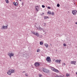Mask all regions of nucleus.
I'll use <instances>...</instances> for the list:
<instances>
[{
  "mask_svg": "<svg viewBox=\"0 0 77 77\" xmlns=\"http://www.w3.org/2000/svg\"><path fill=\"white\" fill-rule=\"evenodd\" d=\"M44 45L46 47V48H48V45L47 43L45 44Z\"/></svg>",
  "mask_w": 77,
  "mask_h": 77,
  "instance_id": "obj_14",
  "label": "nucleus"
},
{
  "mask_svg": "<svg viewBox=\"0 0 77 77\" xmlns=\"http://www.w3.org/2000/svg\"><path fill=\"white\" fill-rule=\"evenodd\" d=\"M39 27L38 28V27H36L37 29H39L40 30H43V29L40 27V25H39Z\"/></svg>",
  "mask_w": 77,
  "mask_h": 77,
  "instance_id": "obj_10",
  "label": "nucleus"
},
{
  "mask_svg": "<svg viewBox=\"0 0 77 77\" xmlns=\"http://www.w3.org/2000/svg\"><path fill=\"white\" fill-rule=\"evenodd\" d=\"M34 65L35 66H36V67H38L40 66V64L38 62H35Z\"/></svg>",
  "mask_w": 77,
  "mask_h": 77,
  "instance_id": "obj_5",
  "label": "nucleus"
},
{
  "mask_svg": "<svg viewBox=\"0 0 77 77\" xmlns=\"http://www.w3.org/2000/svg\"><path fill=\"white\" fill-rule=\"evenodd\" d=\"M42 8H45V5H42Z\"/></svg>",
  "mask_w": 77,
  "mask_h": 77,
  "instance_id": "obj_23",
  "label": "nucleus"
},
{
  "mask_svg": "<svg viewBox=\"0 0 77 77\" xmlns=\"http://www.w3.org/2000/svg\"><path fill=\"white\" fill-rule=\"evenodd\" d=\"M46 60L48 62H49V63H50L51 61L50 57H47L46 58Z\"/></svg>",
  "mask_w": 77,
  "mask_h": 77,
  "instance_id": "obj_3",
  "label": "nucleus"
},
{
  "mask_svg": "<svg viewBox=\"0 0 77 77\" xmlns=\"http://www.w3.org/2000/svg\"><path fill=\"white\" fill-rule=\"evenodd\" d=\"M40 38H42V35H41V36H40Z\"/></svg>",
  "mask_w": 77,
  "mask_h": 77,
  "instance_id": "obj_34",
  "label": "nucleus"
},
{
  "mask_svg": "<svg viewBox=\"0 0 77 77\" xmlns=\"http://www.w3.org/2000/svg\"><path fill=\"white\" fill-rule=\"evenodd\" d=\"M5 0L6 3H9V1H8V0Z\"/></svg>",
  "mask_w": 77,
  "mask_h": 77,
  "instance_id": "obj_18",
  "label": "nucleus"
},
{
  "mask_svg": "<svg viewBox=\"0 0 77 77\" xmlns=\"http://www.w3.org/2000/svg\"><path fill=\"white\" fill-rule=\"evenodd\" d=\"M64 65H66V64L65 63H64Z\"/></svg>",
  "mask_w": 77,
  "mask_h": 77,
  "instance_id": "obj_37",
  "label": "nucleus"
},
{
  "mask_svg": "<svg viewBox=\"0 0 77 77\" xmlns=\"http://www.w3.org/2000/svg\"><path fill=\"white\" fill-rule=\"evenodd\" d=\"M75 24H77V22L75 23Z\"/></svg>",
  "mask_w": 77,
  "mask_h": 77,
  "instance_id": "obj_39",
  "label": "nucleus"
},
{
  "mask_svg": "<svg viewBox=\"0 0 77 77\" xmlns=\"http://www.w3.org/2000/svg\"><path fill=\"white\" fill-rule=\"evenodd\" d=\"M43 71L45 72H46V73H48V74H50V70L48 69H46L45 68H43Z\"/></svg>",
  "mask_w": 77,
  "mask_h": 77,
  "instance_id": "obj_1",
  "label": "nucleus"
},
{
  "mask_svg": "<svg viewBox=\"0 0 77 77\" xmlns=\"http://www.w3.org/2000/svg\"><path fill=\"white\" fill-rule=\"evenodd\" d=\"M46 32H45V33H46Z\"/></svg>",
  "mask_w": 77,
  "mask_h": 77,
  "instance_id": "obj_43",
  "label": "nucleus"
},
{
  "mask_svg": "<svg viewBox=\"0 0 77 77\" xmlns=\"http://www.w3.org/2000/svg\"><path fill=\"white\" fill-rule=\"evenodd\" d=\"M10 71H11V73H13L14 72H14V69H10Z\"/></svg>",
  "mask_w": 77,
  "mask_h": 77,
  "instance_id": "obj_15",
  "label": "nucleus"
},
{
  "mask_svg": "<svg viewBox=\"0 0 77 77\" xmlns=\"http://www.w3.org/2000/svg\"><path fill=\"white\" fill-rule=\"evenodd\" d=\"M47 18H49V17L47 16H45V17H44L45 20V19H47Z\"/></svg>",
  "mask_w": 77,
  "mask_h": 77,
  "instance_id": "obj_17",
  "label": "nucleus"
},
{
  "mask_svg": "<svg viewBox=\"0 0 77 77\" xmlns=\"http://www.w3.org/2000/svg\"><path fill=\"white\" fill-rule=\"evenodd\" d=\"M39 51H40V49H38L37 51V52H39Z\"/></svg>",
  "mask_w": 77,
  "mask_h": 77,
  "instance_id": "obj_28",
  "label": "nucleus"
},
{
  "mask_svg": "<svg viewBox=\"0 0 77 77\" xmlns=\"http://www.w3.org/2000/svg\"><path fill=\"white\" fill-rule=\"evenodd\" d=\"M72 14H73L74 15H76V14H77V11L76 10L72 11Z\"/></svg>",
  "mask_w": 77,
  "mask_h": 77,
  "instance_id": "obj_6",
  "label": "nucleus"
},
{
  "mask_svg": "<svg viewBox=\"0 0 77 77\" xmlns=\"http://www.w3.org/2000/svg\"><path fill=\"white\" fill-rule=\"evenodd\" d=\"M14 53H11V56H14Z\"/></svg>",
  "mask_w": 77,
  "mask_h": 77,
  "instance_id": "obj_24",
  "label": "nucleus"
},
{
  "mask_svg": "<svg viewBox=\"0 0 77 77\" xmlns=\"http://www.w3.org/2000/svg\"><path fill=\"white\" fill-rule=\"evenodd\" d=\"M51 14L52 15H54V12H52L51 13Z\"/></svg>",
  "mask_w": 77,
  "mask_h": 77,
  "instance_id": "obj_26",
  "label": "nucleus"
},
{
  "mask_svg": "<svg viewBox=\"0 0 77 77\" xmlns=\"http://www.w3.org/2000/svg\"><path fill=\"white\" fill-rule=\"evenodd\" d=\"M42 75L41 74H39V77H41V76H42Z\"/></svg>",
  "mask_w": 77,
  "mask_h": 77,
  "instance_id": "obj_27",
  "label": "nucleus"
},
{
  "mask_svg": "<svg viewBox=\"0 0 77 77\" xmlns=\"http://www.w3.org/2000/svg\"><path fill=\"white\" fill-rule=\"evenodd\" d=\"M69 74H66V76L67 77H68V76H69Z\"/></svg>",
  "mask_w": 77,
  "mask_h": 77,
  "instance_id": "obj_25",
  "label": "nucleus"
},
{
  "mask_svg": "<svg viewBox=\"0 0 77 77\" xmlns=\"http://www.w3.org/2000/svg\"><path fill=\"white\" fill-rule=\"evenodd\" d=\"M42 14H43V15H44V13H42Z\"/></svg>",
  "mask_w": 77,
  "mask_h": 77,
  "instance_id": "obj_40",
  "label": "nucleus"
},
{
  "mask_svg": "<svg viewBox=\"0 0 77 77\" xmlns=\"http://www.w3.org/2000/svg\"><path fill=\"white\" fill-rule=\"evenodd\" d=\"M47 13L48 14H49V15H51V11H48V12Z\"/></svg>",
  "mask_w": 77,
  "mask_h": 77,
  "instance_id": "obj_16",
  "label": "nucleus"
},
{
  "mask_svg": "<svg viewBox=\"0 0 77 77\" xmlns=\"http://www.w3.org/2000/svg\"><path fill=\"white\" fill-rule=\"evenodd\" d=\"M43 24H44V26H45L46 25V24L45 23H44Z\"/></svg>",
  "mask_w": 77,
  "mask_h": 77,
  "instance_id": "obj_30",
  "label": "nucleus"
},
{
  "mask_svg": "<svg viewBox=\"0 0 77 77\" xmlns=\"http://www.w3.org/2000/svg\"><path fill=\"white\" fill-rule=\"evenodd\" d=\"M35 27H36V25H35Z\"/></svg>",
  "mask_w": 77,
  "mask_h": 77,
  "instance_id": "obj_42",
  "label": "nucleus"
},
{
  "mask_svg": "<svg viewBox=\"0 0 77 77\" xmlns=\"http://www.w3.org/2000/svg\"><path fill=\"white\" fill-rule=\"evenodd\" d=\"M22 6H24V3L23 2H22Z\"/></svg>",
  "mask_w": 77,
  "mask_h": 77,
  "instance_id": "obj_33",
  "label": "nucleus"
},
{
  "mask_svg": "<svg viewBox=\"0 0 77 77\" xmlns=\"http://www.w3.org/2000/svg\"><path fill=\"white\" fill-rule=\"evenodd\" d=\"M57 7H60V4H57Z\"/></svg>",
  "mask_w": 77,
  "mask_h": 77,
  "instance_id": "obj_20",
  "label": "nucleus"
},
{
  "mask_svg": "<svg viewBox=\"0 0 77 77\" xmlns=\"http://www.w3.org/2000/svg\"><path fill=\"white\" fill-rule=\"evenodd\" d=\"M40 45H42V44H43V42H40Z\"/></svg>",
  "mask_w": 77,
  "mask_h": 77,
  "instance_id": "obj_19",
  "label": "nucleus"
},
{
  "mask_svg": "<svg viewBox=\"0 0 77 77\" xmlns=\"http://www.w3.org/2000/svg\"><path fill=\"white\" fill-rule=\"evenodd\" d=\"M13 4L16 6H17L18 5V3L17 2H13Z\"/></svg>",
  "mask_w": 77,
  "mask_h": 77,
  "instance_id": "obj_12",
  "label": "nucleus"
},
{
  "mask_svg": "<svg viewBox=\"0 0 77 77\" xmlns=\"http://www.w3.org/2000/svg\"><path fill=\"white\" fill-rule=\"evenodd\" d=\"M20 1V2H21V0H19Z\"/></svg>",
  "mask_w": 77,
  "mask_h": 77,
  "instance_id": "obj_41",
  "label": "nucleus"
},
{
  "mask_svg": "<svg viewBox=\"0 0 77 77\" xmlns=\"http://www.w3.org/2000/svg\"><path fill=\"white\" fill-rule=\"evenodd\" d=\"M24 72H26V71H23V73H24Z\"/></svg>",
  "mask_w": 77,
  "mask_h": 77,
  "instance_id": "obj_35",
  "label": "nucleus"
},
{
  "mask_svg": "<svg viewBox=\"0 0 77 77\" xmlns=\"http://www.w3.org/2000/svg\"><path fill=\"white\" fill-rule=\"evenodd\" d=\"M7 28H8V25L6 26H3L2 27V29H6Z\"/></svg>",
  "mask_w": 77,
  "mask_h": 77,
  "instance_id": "obj_7",
  "label": "nucleus"
},
{
  "mask_svg": "<svg viewBox=\"0 0 77 77\" xmlns=\"http://www.w3.org/2000/svg\"><path fill=\"white\" fill-rule=\"evenodd\" d=\"M50 45L51 46V44H50Z\"/></svg>",
  "mask_w": 77,
  "mask_h": 77,
  "instance_id": "obj_38",
  "label": "nucleus"
},
{
  "mask_svg": "<svg viewBox=\"0 0 77 77\" xmlns=\"http://www.w3.org/2000/svg\"><path fill=\"white\" fill-rule=\"evenodd\" d=\"M31 33L33 34V35H35V36H37V37H39V34L37 32H36L35 33L34 32L31 31Z\"/></svg>",
  "mask_w": 77,
  "mask_h": 77,
  "instance_id": "obj_2",
  "label": "nucleus"
},
{
  "mask_svg": "<svg viewBox=\"0 0 77 77\" xmlns=\"http://www.w3.org/2000/svg\"><path fill=\"white\" fill-rule=\"evenodd\" d=\"M48 9H51V8H50V7H49V6H48Z\"/></svg>",
  "mask_w": 77,
  "mask_h": 77,
  "instance_id": "obj_32",
  "label": "nucleus"
},
{
  "mask_svg": "<svg viewBox=\"0 0 77 77\" xmlns=\"http://www.w3.org/2000/svg\"><path fill=\"white\" fill-rule=\"evenodd\" d=\"M12 73V72H11V70H9L7 72V74H8V75H11V74Z\"/></svg>",
  "mask_w": 77,
  "mask_h": 77,
  "instance_id": "obj_11",
  "label": "nucleus"
},
{
  "mask_svg": "<svg viewBox=\"0 0 77 77\" xmlns=\"http://www.w3.org/2000/svg\"><path fill=\"white\" fill-rule=\"evenodd\" d=\"M25 75L27 77V76H28V75L27 73H25Z\"/></svg>",
  "mask_w": 77,
  "mask_h": 77,
  "instance_id": "obj_29",
  "label": "nucleus"
},
{
  "mask_svg": "<svg viewBox=\"0 0 77 77\" xmlns=\"http://www.w3.org/2000/svg\"><path fill=\"white\" fill-rule=\"evenodd\" d=\"M61 61V60H55V62L60 63Z\"/></svg>",
  "mask_w": 77,
  "mask_h": 77,
  "instance_id": "obj_8",
  "label": "nucleus"
},
{
  "mask_svg": "<svg viewBox=\"0 0 77 77\" xmlns=\"http://www.w3.org/2000/svg\"><path fill=\"white\" fill-rule=\"evenodd\" d=\"M10 58L11 57V56H12L11 55L9 56Z\"/></svg>",
  "mask_w": 77,
  "mask_h": 77,
  "instance_id": "obj_36",
  "label": "nucleus"
},
{
  "mask_svg": "<svg viewBox=\"0 0 77 77\" xmlns=\"http://www.w3.org/2000/svg\"><path fill=\"white\" fill-rule=\"evenodd\" d=\"M71 63L72 64H74V65H75V63H76V62L75 61H72L71 62Z\"/></svg>",
  "mask_w": 77,
  "mask_h": 77,
  "instance_id": "obj_13",
  "label": "nucleus"
},
{
  "mask_svg": "<svg viewBox=\"0 0 77 77\" xmlns=\"http://www.w3.org/2000/svg\"><path fill=\"white\" fill-rule=\"evenodd\" d=\"M35 9L36 11H38V9H39V6H38L35 7Z\"/></svg>",
  "mask_w": 77,
  "mask_h": 77,
  "instance_id": "obj_9",
  "label": "nucleus"
},
{
  "mask_svg": "<svg viewBox=\"0 0 77 77\" xmlns=\"http://www.w3.org/2000/svg\"><path fill=\"white\" fill-rule=\"evenodd\" d=\"M26 55H27V54L25 53H24L23 54V56H26Z\"/></svg>",
  "mask_w": 77,
  "mask_h": 77,
  "instance_id": "obj_21",
  "label": "nucleus"
},
{
  "mask_svg": "<svg viewBox=\"0 0 77 77\" xmlns=\"http://www.w3.org/2000/svg\"><path fill=\"white\" fill-rule=\"evenodd\" d=\"M63 46H64V47H65L66 46V44L65 43H64L63 44Z\"/></svg>",
  "mask_w": 77,
  "mask_h": 77,
  "instance_id": "obj_22",
  "label": "nucleus"
},
{
  "mask_svg": "<svg viewBox=\"0 0 77 77\" xmlns=\"http://www.w3.org/2000/svg\"><path fill=\"white\" fill-rule=\"evenodd\" d=\"M11 53H9V54H8V56H11Z\"/></svg>",
  "mask_w": 77,
  "mask_h": 77,
  "instance_id": "obj_31",
  "label": "nucleus"
},
{
  "mask_svg": "<svg viewBox=\"0 0 77 77\" xmlns=\"http://www.w3.org/2000/svg\"><path fill=\"white\" fill-rule=\"evenodd\" d=\"M51 69L52 70V71H55V72H59V70H57L54 68L52 67L51 68Z\"/></svg>",
  "mask_w": 77,
  "mask_h": 77,
  "instance_id": "obj_4",
  "label": "nucleus"
}]
</instances>
